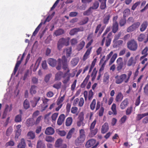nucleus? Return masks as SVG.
Returning a JSON list of instances; mask_svg holds the SVG:
<instances>
[{"label": "nucleus", "instance_id": "53", "mask_svg": "<svg viewBox=\"0 0 148 148\" xmlns=\"http://www.w3.org/2000/svg\"><path fill=\"white\" fill-rule=\"evenodd\" d=\"M65 95H64L60 99H58L57 101V104L58 105H59L62 103L64 100L65 98Z\"/></svg>", "mask_w": 148, "mask_h": 148}, {"label": "nucleus", "instance_id": "30", "mask_svg": "<svg viewBox=\"0 0 148 148\" xmlns=\"http://www.w3.org/2000/svg\"><path fill=\"white\" fill-rule=\"evenodd\" d=\"M148 115V112L142 114H138L136 117V120L137 121H139L140 120L144 117Z\"/></svg>", "mask_w": 148, "mask_h": 148}, {"label": "nucleus", "instance_id": "52", "mask_svg": "<svg viewBox=\"0 0 148 148\" xmlns=\"http://www.w3.org/2000/svg\"><path fill=\"white\" fill-rule=\"evenodd\" d=\"M12 127H9L6 131V135L7 136H9L12 133Z\"/></svg>", "mask_w": 148, "mask_h": 148}, {"label": "nucleus", "instance_id": "41", "mask_svg": "<svg viewBox=\"0 0 148 148\" xmlns=\"http://www.w3.org/2000/svg\"><path fill=\"white\" fill-rule=\"evenodd\" d=\"M22 61L20 60L17 61L16 64L13 71L14 74L16 73V72L17 71L18 69V67H19L20 64H21Z\"/></svg>", "mask_w": 148, "mask_h": 148}, {"label": "nucleus", "instance_id": "45", "mask_svg": "<svg viewBox=\"0 0 148 148\" xmlns=\"http://www.w3.org/2000/svg\"><path fill=\"white\" fill-rule=\"evenodd\" d=\"M64 32V30L62 29H59L55 32V34L56 36H59L63 34Z\"/></svg>", "mask_w": 148, "mask_h": 148}, {"label": "nucleus", "instance_id": "38", "mask_svg": "<svg viewBox=\"0 0 148 148\" xmlns=\"http://www.w3.org/2000/svg\"><path fill=\"white\" fill-rule=\"evenodd\" d=\"M101 24L98 25L96 27L95 33L96 34L99 32V33L100 34L103 31V29H102L101 30H100L101 27Z\"/></svg>", "mask_w": 148, "mask_h": 148}, {"label": "nucleus", "instance_id": "40", "mask_svg": "<svg viewBox=\"0 0 148 148\" xmlns=\"http://www.w3.org/2000/svg\"><path fill=\"white\" fill-rule=\"evenodd\" d=\"M96 105V100L94 99L91 103L90 105V109L92 110H93L95 107Z\"/></svg>", "mask_w": 148, "mask_h": 148}, {"label": "nucleus", "instance_id": "39", "mask_svg": "<svg viewBox=\"0 0 148 148\" xmlns=\"http://www.w3.org/2000/svg\"><path fill=\"white\" fill-rule=\"evenodd\" d=\"M99 6V3L97 1H95L93 3L92 5L90 8L92 10H96L98 8Z\"/></svg>", "mask_w": 148, "mask_h": 148}, {"label": "nucleus", "instance_id": "18", "mask_svg": "<svg viewBox=\"0 0 148 148\" xmlns=\"http://www.w3.org/2000/svg\"><path fill=\"white\" fill-rule=\"evenodd\" d=\"M48 64L53 67H54L57 63V61L53 58H50L47 60Z\"/></svg>", "mask_w": 148, "mask_h": 148}, {"label": "nucleus", "instance_id": "32", "mask_svg": "<svg viewBox=\"0 0 148 148\" xmlns=\"http://www.w3.org/2000/svg\"><path fill=\"white\" fill-rule=\"evenodd\" d=\"M65 51L66 57L68 58L69 57L72 53V48L71 47L67 48L64 51Z\"/></svg>", "mask_w": 148, "mask_h": 148}, {"label": "nucleus", "instance_id": "26", "mask_svg": "<svg viewBox=\"0 0 148 148\" xmlns=\"http://www.w3.org/2000/svg\"><path fill=\"white\" fill-rule=\"evenodd\" d=\"M123 95L121 92H119L116 96L115 100L116 102L121 101L123 98Z\"/></svg>", "mask_w": 148, "mask_h": 148}, {"label": "nucleus", "instance_id": "1", "mask_svg": "<svg viewBox=\"0 0 148 148\" xmlns=\"http://www.w3.org/2000/svg\"><path fill=\"white\" fill-rule=\"evenodd\" d=\"M132 73L131 71H129L127 75L125 74H122L120 75H117L115 77V83L117 84H119L124 82L127 83L129 81Z\"/></svg>", "mask_w": 148, "mask_h": 148}, {"label": "nucleus", "instance_id": "23", "mask_svg": "<svg viewBox=\"0 0 148 148\" xmlns=\"http://www.w3.org/2000/svg\"><path fill=\"white\" fill-rule=\"evenodd\" d=\"M118 29L119 25L117 22L116 21L113 22L112 27L113 32L114 33H116L118 31Z\"/></svg>", "mask_w": 148, "mask_h": 148}, {"label": "nucleus", "instance_id": "19", "mask_svg": "<svg viewBox=\"0 0 148 148\" xmlns=\"http://www.w3.org/2000/svg\"><path fill=\"white\" fill-rule=\"evenodd\" d=\"M148 25V22L147 21H144L141 25L140 30L141 32L144 31L146 29Z\"/></svg>", "mask_w": 148, "mask_h": 148}, {"label": "nucleus", "instance_id": "36", "mask_svg": "<svg viewBox=\"0 0 148 148\" xmlns=\"http://www.w3.org/2000/svg\"><path fill=\"white\" fill-rule=\"evenodd\" d=\"M75 129L74 128H72L69 132L66 138L68 139H70L72 136L73 134L74 133Z\"/></svg>", "mask_w": 148, "mask_h": 148}, {"label": "nucleus", "instance_id": "29", "mask_svg": "<svg viewBox=\"0 0 148 148\" xmlns=\"http://www.w3.org/2000/svg\"><path fill=\"white\" fill-rule=\"evenodd\" d=\"M110 17V14H106L103 20V22L104 24H106L108 23Z\"/></svg>", "mask_w": 148, "mask_h": 148}, {"label": "nucleus", "instance_id": "49", "mask_svg": "<svg viewBox=\"0 0 148 148\" xmlns=\"http://www.w3.org/2000/svg\"><path fill=\"white\" fill-rule=\"evenodd\" d=\"M111 109L113 112V114L116 115L117 114L116 111V105L115 103H113L111 107Z\"/></svg>", "mask_w": 148, "mask_h": 148}, {"label": "nucleus", "instance_id": "33", "mask_svg": "<svg viewBox=\"0 0 148 148\" xmlns=\"http://www.w3.org/2000/svg\"><path fill=\"white\" fill-rule=\"evenodd\" d=\"M73 122V119L72 117H69L66 119L65 125L66 126H69Z\"/></svg>", "mask_w": 148, "mask_h": 148}, {"label": "nucleus", "instance_id": "28", "mask_svg": "<svg viewBox=\"0 0 148 148\" xmlns=\"http://www.w3.org/2000/svg\"><path fill=\"white\" fill-rule=\"evenodd\" d=\"M85 45V42L84 41H82L80 42L77 47V50L79 51L83 48Z\"/></svg>", "mask_w": 148, "mask_h": 148}, {"label": "nucleus", "instance_id": "63", "mask_svg": "<svg viewBox=\"0 0 148 148\" xmlns=\"http://www.w3.org/2000/svg\"><path fill=\"white\" fill-rule=\"evenodd\" d=\"M140 23L139 22H137L133 24L132 25V26L134 29H136L138 28L140 26Z\"/></svg>", "mask_w": 148, "mask_h": 148}, {"label": "nucleus", "instance_id": "37", "mask_svg": "<svg viewBox=\"0 0 148 148\" xmlns=\"http://www.w3.org/2000/svg\"><path fill=\"white\" fill-rule=\"evenodd\" d=\"M27 136L31 139H33L35 137V133L33 131H30L27 134Z\"/></svg>", "mask_w": 148, "mask_h": 148}, {"label": "nucleus", "instance_id": "64", "mask_svg": "<svg viewBox=\"0 0 148 148\" xmlns=\"http://www.w3.org/2000/svg\"><path fill=\"white\" fill-rule=\"evenodd\" d=\"M77 33V32L76 28H74L71 29L69 32V34L73 36L76 34Z\"/></svg>", "mask_w": 148, "mask_h": 148}, {"label": "nucleus", "instance_id": "20", "mask_svg": "<svg viewBox=\"0 0 148 148\" xmlns=\"http://www.w3.org/2000/svg\"><path fill=\"white\" fill-rule=\"evenodd\" d=\"M148 50V48L147 47H145L143 50L142 52V54L143 56H141L140 58V60H141L143 59L148 55L147 52Z\"/></svg>", "mask_w": 148, "mask_h": 148}, {"label": "nucleus", "instance_id": "42", "mask_svg": "<svg viewBox=\"0 0 148 148\" xmlns=\"http://www.w3.org/2000/svg\"><path fill=\"white\" fill-rule=\"evenodd\" d=\"M22 61L20 60L17 61L16 64L13 71L14 74L16 73V72L17 71L18 69V67H19L20 64H21Z\"/></svg>", "mask_w": 148, "mask_h": 148}, {"label": "nucleus", "instance_id": "43", "mask_svg": "<svg viewBox=\"0 0 148 148\" xmlns=\"http://www.w3.org/2000/svg\"><path fill=\"white\" fill-rule=\"evenodd\" d=\"M89 20V19L88 17H85L84 18L82 19L81 21L79 23V24L80 25H83L87 23Z\"/></svg>", "mask_w": 148, "mask_h": 148}, {"label": "nucleus", "instance_id": "56", "mask_svg": "<svg viewBox=\"0 0 148 148\" xmlns=\"http://www.w3.org/2000/svg\"><path fill=\"white\" fill-rule=\"evenodd\" d=\"M94 93L92 90H90L89 92V94L88 95V99L89 101L91 100L93 98Z\"/></svg>", "mask_w": 148, "mask_h": 148}, {"label": "nucleus", "instance_id": "9", "mask_svg": "<svg viewBox=\"0 0 148 148\" xmlns=\"http://www.w3.org/2000/svg\"><path fill=\"white\" fill-rule=\"evenodd\" d=\"M66 116L64 114H60L59 116L57 121V124L59 125H61L64 121Z\"/></svg>", "mask_w": 148, "mask_h": 148}, {"label": "nucleus", "instance_id": "48", "mask_svg": "<svg viewBox=\"0 0 148 148\" xmlns=\"http://www.w3.org/2000/svg\"><path fill=\"white\" fill-rule=\"evenodd\" d=\"M16 122H20L22 121V116L21 114L17 115L15 118L14 120Z\"/></svg>", "mask_w": 148, "mask_h": 148}, {"label": "nucleus", "instance_id": "14", "mask_svg": "<svg viewBox=\"0 0 148 148\" xmlns=\"http://www.w3.org/2000/svg\"><path fill=\"white\" fill-rule=\"evenodd\" d=\"M109 130V126L107 123H105L102 125L101 129V132L102 134H105L106 132Z\"/></svg>", "mask_w": 148, "mask_h": 148}, {"label": "nucleus", "instance_id": "4", "mask_svg": "<svg viewBox=\"0 0 148 148\" xmlns=\"http://www.w3.org/2000/svg\"><path fill=\"white\" fill-rule=\"evenodd\" d=\"M96 140L93 139H92L88 140L86 143L85 146L87 148H89L92 146L91 148H95L99 144L97 143L96 144Z\"/></svg>", "mask_w": 148, "mask_h": 148}, {"label": "nucleus", "instance_id": "55", "mask_svg": "<svg viewBox=\"0 0 148 148\" xmlns=\"http://www.w3.org/2000/svg\"><path fill=\"white\" fill-rule=\"evenodd\" d=\"M90 130V134L91 136V137H93L98 132V129L97 128H96L95 129L92 130Z\"/></svg>", "mask_w": 148, "mask_h": 148}, {"label": "nucleus", "instance_id": "15", "mask_svg": "<svg viewBox=\"0 0 148 148\" xmlns=\"http://www.w3.org/2000/svg\"><path fill=\"white\" fill-rule=\"evenodd\" d=\"M35 124L34 120L32 118H29L27 119L26 121V125L29 127H32Z\"/></svg>", "mask_w": 148, "mask_h": 148}, {"label": "nucleus", "instance_id": "44", "mask_svg": "<svg viewBox=\"0 0 148 148\" xmlns=\"http://www.w3.org/2000/svg\"><path fill=\"white\" fill-rule=\"evenodd\" d=\"M117 55L116 53H115L113 55L109 63L110 65L112 64L114 62L117 57Z\"/></svg>", "mask_w": 148, "mask_h": 148}, {"label": "nucleus", "instance_id": "46", "mask_svg": "<svg viewBox=\"0 0 148 148\" xmlns=\"http://www.w3.org/2000/svg\"><path fill=\"white\" fill-rule=\"evenodd\" d=\"M49 100V99L47 98H45L43 100V103L44 105H45L44 107L42 106V109L43 110H45L47 107L48 105L47 104V103Z\"/></svg>", "mask_w": 148, "mask_h": 148}, {"label": "nucleus", "instance_id": "31", "mask_svg": "<svg viewBox=\"0 0 148 148\" xmlns=\"http://www.w3.org/2000/svg\"><path fill=\"white\" fill-rule=\"evenodd\" d=\"M46 146L45 143L41 140H38L37 143V148H45Z\"/></svg>", "mask_w": 148, "mask_h": 148}, {"label": "nucleus", "instance_id": "58", "mask_svg": "<svg viewBox=\"0 0 148 148\" xmlns=\"http://www.w3.org/2000/svg\"><path fill=\"white\" fill-rule=\"evenodd\" d=\"M29 69H27L25 72L24 75L23 77V80H26L28 76H29Z\"/></svg>", "mask_w": 148, "mask_h": 148}, {"label": "nucleus", "instance_id": "10", "mask_svg": "<svg viewBox=\"0 0 148 148\" xmlns=\"http://www.w3.org/2000/svg\"><path fill=\"white\" fill-rule=\"evenodd\" d=\"M85 138L80 136L78 137L75 140V144L76 146L81 145L84 141Z\"/></svg>", "mask_w": 148, "mask_h": 148}, {"label": "nucleus", "instance_id": "59", "mask_svg": "<svg viewBox=\"0 0 148 148\" xmlns=\"http://www.w3.org/2000/svg\"><path fill=\"white\" fill-rule=\"evenodd\" d=\"M97 122V119H95L93 122L91 123L90 127V130L94 129Z\"/></svg>", "mask_w": 148, "mask_h": 148}, {"label": "nucleus", "instance_id": "50", "mask_svg": "<svg viewBox=\"0 0 148 148\" xmlns=\"http://www.w3.org/2000/svg\"><path fill=\"white\" fill-rule=\"evenodd\" d=\"M106 1L105 0L104 2L101 3L100 6V8L101 10H103L106 8Z\"/></svg>", "mask_w": 148, "mask_h": 148}, {"label": "nucleus", "instance_id": "16", "mask_svg": "<svg viewBox=\"0 0 148 148\" xmlns=\"http://www.w3.org/2000/svg\"><path fill=\"white\" fill-rule=\"evenodd\" d=\"M55 130L54 129L51 127H49L46 128L45 130V133L48 135H52L54 134Z\"/></svg>", "mask_w": 148, "mask_h": 148}, {"label": "nucleus", "instance_id": "22", "mask_svg": "<svg viewBox=\"0 0 148 148\" xmlns=\"http://www.w3.org/2000/svg\"><path fill=\"white\" fill-rule=\"evenodd\" d=\"M128 104V100L127 99H125L123 100L121 103L120 105V107L121 109H124L127 106Z\"/></svg>", "mask_w": 148, "mask_h": 148}, {"label": "nucleus", "instance_id": "5", "mask_svg": "<svg viewBox=\"0 0 148 148\" xmlns=\"http://www.w3.org/2000/svg\"><path fill=\"white\" fill-rule=\"evenodd\" d=\"M116 62L117 64L116 70L119 72H120L124 66L122 58L121 57L117 59Z\"/></svg>", "mask_w": 148, "mask_h": 148}, {"label": "nucleus", "instance_id": "21", "mask_svg": "<svg viewBox=\"0 0 148 148\" xmlns=\"http://www.w3.org/2000/svg\"><path fill=\"white\" fill-rule=\"evenodd\" d=\"M136 63V62L134 60V57H131L128 61L127 65L128 66H130L132 65L134 66Z\"/></svg>", "mask_w": 148, "mask_h": 148}, {"label": "nucleus", "instance_id": "8", "mask_svg": "<svg viewBox=\"0 0 148 148\" xmlns=\"http://www.w3.org/2000/svg\"><path fill=\"white\" fill-rule=\"evenodd\" d=\"M67 73H65L64 74L61 71L58 72L55 75L54 80L55 81H58L60 80L62 77L63 78L66 76Z\"/></svg>", "mask_w": 148, "mask_h": 148}, {"label": "nucleus", "instance_id": "35", "mask_svg": "<svg viewBox=\"0 0 148 148\" xmlns=\"http://www.w3.org/2000/svg\"><path fill=\"white\" fill-rule=\"evenodd\" d=\"M109 79V76L108 73H105L104 74L103 82L105 84H108Z\"/></svg>", "mask_w": 148, "mask_h": 148}, {"label": "nucleus", "instance_id": "51", "mask_svg": "<svg viewBox=\"0 0 148 148\" xmlns=\"http://www.w3.org/2000/svg\"><path fill=\"white\" fill-rule=\"evenodd\" d=\"M61 85V82H59L54 84L53 86V87L56 89H58L60 88Z\"/></svg>", "mask_w": 148, "mask_h": 148}, {"label": "nucleus", "instance_id": "12", "mask_svg": "<svg viewBox=\"0 0 148 148\" xmlns=\"http://www.w3.org/2000/svg\"><path fill=\"white\" fill-rule=\"evenodd\" d=\"M40 99V97H34L33 100L31 101V105L33 107H36Z\"/></svg>", "mask_w": 148, "mask_h": 148}, {"label": "nucleus", "instance_id": "24", "mask_svg": "<svg viewBox=\"0 0 148 148\" xmlns=\"http://www.w3.org/2000/svg\"><path fill=\"white\" fill-rule=\"evenodd\" d=\"M38 88L35 85L31 86L30 89V92L32 95L35 94L37 92V90Z\"/></svg>", "mask_w": 148, "mask_h": 148}, {"label": "nucleus", "instance_id": "60", "mask_svg": "<svg viewBox=\"0 0 148 148\" xmlns=\"http://www.w3.org/2000/svg\"><path fill=\"white\" fill-rule=\"evenodd\" d=\"M132 107L131 106L128 107L126 111V114L127 115H128L130 114L132 112Z\"/></svg>", "mask_w": 148, "mask_h": 148}, {"label": "nucleus", "instance_id": "61", "mask_svg": "<svg viewBox=\"0 0 148 148\" xmlns=\"http://www.w3.org/2000/svg\"><path fill=\"white\" fill-rule=\"evenodd\" d=\"M58 115V113H55L52 114L51 118L52 121H55Z\"/></svg>", "mask_w": 148, "mask_h": 148}, {"label": "nucleus", "instance_id": "6", "mask_svg": "<svg viewBox=\"0 0 148 148\" xmlns=\"http://www.w3.org/2000/svg\"><path fill=\"white\" fill-rule=\"evenodd\" d=\"M62 142L63 140L62 139H58L55 143V147L58 148H66V145L65 144H63Z\"/></svg>", "mask_w": 148, "mask_h": 148}, {"label": "nucleus", "instance_id": "7", "mask_svg": "<svg viewBox=\"0 0 148 148\" xmlns=\"http://www.w3.org/2000/svg\"><path fill=\"white\" fill-rule=\"evenodd\" d=\"M21 125H18L16 126V129L14 131L15 134V140H17L18 138L20 136L22 131L21 129Z\"/></svg>", "mask_w": 148, "mask_h": 148}, {"label": "nucleus", "instance_id": "34", "mask_svg": "<svg viewBox=\"0 0 148 148\" xmlns=\"http://www.w3.org/2000/svg\"><path fill=\"white\" fill-rule=\"evenodd\" d=\"M97 71L96 70V68H94L91 75V77H92L91 79L92 81H93L95 79L97 75Z\"/></svg>", "mask_w": 148, "mask_h": 148}, {"label": "nucleus", "instance_id": "27", "mask_svg": "<svg viewBox=\"0 0 148 148\" xmlns=\"http://www.w3.org/2000/svg\"><path fill=\"white\" fill-rule=\"evenodd\" d=\"M90 76L89 75H88L86 77L84 80L83 82L81 85V87L82 88H84L85 87L90 78Z\"/></svg>", "mask_w": 148, "mask_h": 148}, {"label": "nucleus", "instance_id": "57", "mask_svg": "<svg viewBox=\"0 0 148 148\" xmlns=\"http://www.w3.org/2000/svg\"><path fill=\"white\" fill-rule=\"evenodd\" d=\"M70 42L72 45H74L77 43V40L75 38L72 39L70 40Z\"/></svg>", "mask_w": 148, "mask_h": 148}, {"label": "nucleus", "instance_id": "17", "mask_svg": "<svg viewBox=\"0 0 148 148\" xmlns=\"http://www.w3.org/2000/svg\"><path fill=\"white\" fill-rule=\"evenodd\" d=\"M92 49V47H90L87 49L83 56V60L84 61H85L88 58L91 51Z\"/></svg>", "mask_w": 148, "mask_h": 148}, {"label": "nucleus", "instance_id": "47", "mask_svg": "<svg viewBox=\"0 0 148 148\" xmlns=\"http://www.w3.org/2000/svg\"><path fill=\"white\" fill-rule=\"evenodd\" d=\"M23 106L24 108L25 109H27L29 108V103L27 99H26L23 103Z\"/></svg>", "mask_w": 148, "mask_h": 148}, {"label": "nucleus", "instance_id": "11", "mask_svg": "<svg viewBox=\"0 0 148 148\" xmlns=\"http://www.w3.org/2000/svg\"><path fill=\"white\" fill-rule=\"evenodd\" d=\"M145 35L141 34L138 36V40L140 42H141L144 40V42L145 43H147L148 41V33L147 34V38L146 39H145Z\"/></svg>", "mask_w": 148, "mask_h": 148}, {"label": "nucleus", "instance_id": "54", "mask_svg": "<svg viewBox=\"0 0 148 148\" xmlns=\"http://www.w3.org/2000/svg\"><path fill=\"white\" fill-rule=\"evenodd\" d=\"M45 140L48 142H52L54 141V138L50 136H47L45 138Z\"/></svg>", "mask_w": 148, "mask_h": 148}, {"label": "nucleus", "instance_id": "25", "mask_svg": "<svg viewBox=\"0 0 148 148\" xmlns=\"http://www.w3.org/2000/svg\"><path fill=\"white\" fill-rule=\"evenodd\" d=\"M25 147L26 144L25 139L23 138H22L20 142L18 145L17 147L18 148H25Z\"/></svg>", "mask_w": 148, "mask_h": 148}, {"label": "nucleus", "instance_id": "2", "mask_svg": "<svg viewBox=\"0 0 148 148\" xmlns=\"http://www.w3.org/2000/svg\"><path fill=\"white\" fill-rule=\"evenodd\" d=\"M127 44V48L131 51H134L137 49L138 43L134 39H132L129 41Z\"/></svg>", "mask_w": 148, "mask_h": 148}, {"label": "nucleus", "instance_id": "3", "mask_svg": "<svg viewBox=\"0 0 148 148\" xmlns=\"http://www.w3.org/2000/svg\"><path fill=\"white\" fill-rule=\"evenodd\" d=\"M112 35V33L110 32L108 34L106 38V37H103L101 42V45L102 46L103 45L105 40L106 41L105 44L106 46L108 47L110 46L111 41Z\"/></svg>", "mask_w": 148, "mask_h": 148}, {"label": "nucleus", "instance_id": "13", "mask_svg": "<svg viewBox=\"0 0 148 148\" xmlns=\"http://www.w3.org/2000/svg\"><path fill=\"white\" fill-rule=\"evenodd\" d=\"M70 38L69 37L67 38H62L60 39L59 41L63 45L67 46L69 45V40Z\"/></svg>", "mask_w": 148, "mask_h": 148}, {"label": "nucleus", "instance_id": "62", "mask_svg": "<svg viewBox=\"0 0 148 148\" xmlns=\"http://www.w3.org/2000/svg\"><path fill=\"white\" fill-rule=\"evenodd\" d=\"M78 62V60L76 58H74L71 61V64L73 66H76Z\"/></svg>", "mask_w": 148, "mask_h": 148}]
</instances>
